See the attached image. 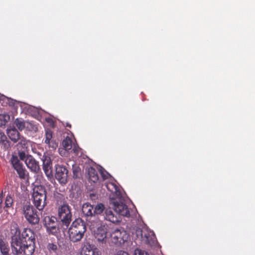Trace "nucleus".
<instances>
[{
    "mask_svg": "<svg viewBox=\"0 0 255 255\" xmlns=\"http://www.w3.org/2000/svg\"><path fill=\"white\" fill-rule=\"evenodd\" d=\"M11 246L12 253L15 255H32L35 248L34 232L25 228L20 234L19 229L16 228L14 234L11 236Z\"/></svg>",
    "mask_w": 255,
    "mask_h": 255,
    "instance_id": "obj_1",
    "label": "nucleus"
},
{
    "mask_svg": "<svg viewBox=\"0 0 255 255\" xmlns=\"http://www.w3.org/2000/svg\"><path fill=\"white\" fill-rule=\"evenodd\" d=\"M47 191L43 185L35 186L32 190V201L34 206L39 210L42 211L47 204Z\"/></svg>",
    "mask_w": 255,
    "mask_h": 255,
    "instance_id": "obj_2",
    "label": "nucleus"
},
{
    "mask_svg": "<svg viewBox=\"0 0 255 255\" xmlns=\"http://www.w3.org/2000/svg\"><path fill=\"white\" fill-rule=\"evenodd\" d=\"M86 231L85 222L81 218L76 219L68 229L70 241L73 243L79 242L83 238Z\"/></svg>",
    "mask_w": 255,
    "mask_h": 255,
    "instance_id": "obj_3",
    "label": "nucleus"
},
{
    "mask_svg": "<svg viewBox=\"0 0 255 255\" xmlns=\"http://www.w3.org/2000/svg\"><path fill=\"white\" fill-rule=\"evenodd\" d=\"M58 216L60 220L61 228L66 230L72 221V214L71 208L66 202H63L58 208Z\"/></svg>",
    "mask_w": 255,
    "mask_h": 255,
    "instance_id": "obj_4",
    "label": "nucleus"
},
{
    "mask_svg": "<svg viewBox=\"0 0 255 255\" xmlns=\"http://www.w3.org/2000/svg\"><path fill=\"white\" fill-rule=\"evenodd\" d=\"M105 209L104 205L102 203H99L95 207L89 203L83 204L82 211L84 216L87 219L96 215L102 214Z\"/></svg>",
    "mask_w": 255,
    "mask_h": 255,
    "instance_id": "obj_5",
    "label": "nucleus"
},
{
    "mask_svg": "<svg viewBox=\"0 0 255 255\" xmlns=\"http://www.w3.org/2000/svg\"><path fill=\"white\" fill-rule=\"evenodd\" d=\"M23 214L27 221L32 225L38 224L40 220L38 212L34 207L30 205H24L23 206Z\"/></svg>",
    "mask_w": 255,
    "mask_h": 255,
    "instance_id": "obj_6",
    "label": "nucleus"
},
{
    "mask_svg": "<svg viewBox=\"0 0 255 255\" xmlns=\"http://www.w3.org/2000/svg\"><path fill=\"white\" fill-rule=\"evenodd\" d=\"M110 205L119 215L128 217L130 212L127 205L120 198H111Z\"/></svg>",
    "mask_w": 255,
    "mask_h": 255,
    "instance_id": "obj_7",
    "label": "nucleus"
},
{
    "mask_svg": "<svg viewBox=\"0 0 255 255\" xmlns=\"http://www.w3.org/2000/svg\"><path fill=\"white\" fill-rule=\"evenodd\" d=\"M44 226L49 234L55 235L59 232V224L54 216H46L43 219Z\"/></svg>",
    "mask_w": 255,
    "mask_h": 255,
    "instance_id": "obj_8",
    "label": "nucleus"
},
{
    "mask_svg": "<svg viewBox=\"0 0 255 255\" xmlns=\"http://www.w3.org/2000/svg\"><path fill=\"white\" fill-rule=\"evenodd\" d=\"M10 162L12 167L16 171L20 179L24 180L28 177V172L16 156H12L10 159Z\"/></svg>",
    "mask_w": 255,
    "mask_h": 255,
    "instance_id": "obj_9",
    "label": "nucleus"
},
{
    "mask_svg": "<svg viewBox=\"0 0 255 255\" xmlns=\"http://www.w3.org/2000/svg\"><path fill=\"white\" fill-rule=\"evenodd\" d=\"M128 236L124 230L116 229L111 234V242L117 246H121L128 239Z\"/></svg>",
    "mask_w": 255,
    "mask_h": 255,
    "instance_id": "obj_10",
    "label": "nucleus"
},
{
    "mask_svg": "<svg viewBox=\"0 0 255 255\" xmlns=\"http://www.w3.org/2000/svg\"><path fill=\"white\" fill-rule=\"evenodd\" d=\"M55 178L61 184H65L67 182L68 171L65 166L57 164L55 166Z\"/></svg>",
    "mask_w": 255,
    "mask_h": 255,
    "instance_id": "obj_11",
    "label": "nucleus"
},
{
    "mask_svg": "<svg viewBox=\"0 0 255 255\" xmlns=\"http://www.w3.org/2000/svg\"><path fill=\"white\" fill-rule=\"evenodd\" d=\"M42 168L44 172L48 179L53 177L52 162L50 157L44 155L42 157Z\"/></svg>",
    "mask_w": 255,
    "mask_h": 255,
    "instance_id": "obj_12",
    "label": "nucleus"
},
{
    "mask_svg": "<svg viewBox=\"0 0 255 255\" xmlns=\"http://www.w3.org/2000/svg\"><path fill=\"white\" fill-rule=\"evenodd\" d=\"M25 164L32 172L38 173L40 171L39 162L36 160L32 155L27 157Z\"/></svg>",
    "mask_w": 255,
    "mask_h": 255,
    "instance_id": "obj_13",
    "label": "nucleus"
},
{
    "mask_svg": "<svg viewBox=\"0 0 255 255\" xmlns=\"http://www.w3.org/2000/svg\"><path fill=\"white\" fill-rule=\"evenodd\" d=\"M44 143L53 149H56L58 146V143L53 139V132L49 129H47L45 131Z\"/></svg>",
    "mask_w": 255,
    "mask_h": 255,
    "instance_id": "obj_14",
    "label": "nucleus"
},
{
    "mask_svg": "<svg viewBox=\"0 0 255 255\" xmlns=\"http://www.w3.org/2000/svg\"><path fill=\"white\" fill-rule=\"evenodd\" d=\"M107 228L105 225H101L95 231L94 236L99 242H103L107 237Z\"/></svg>",
    "mask_w": 255,
    "mask_h": 255,
    "instance_id": "obj_15",
    "label": "nucleus"
},
{
    "mask_svg": "<svg viewBox=\"0 0 255 255\" xmlns=\"http://www.w3.org/2000/svg\"><path fill=\"white\" fill-rule=\"evenodd\" d=\"M136 233H140L141 237L143 240L145 241L146 244L149 246H152L155 244V240L154 236H151L147 232L143 231L142 230L139 229L136 230Z\"/></svg>",
    "mask_w": 255,
    "mask_h": 255,
    "instance_id": "obj_16",
    "label": "nucleus"
},
{
    "mask_svg": "<svg viewBox=\"0 0 255 255\" xmlns=\"http://www.w3.org/2000/svg\"><path fill=\"white\" fill-rule=\"evenodd\" d=\"M105 219L113 223H117L120 222V219L117 214H114L110 209H106L105 212Z\"/></svg>",
    "mask_w": 255,
    "mask_h": 255,
    "instance_id": "obj_17",
    "label": "nucleus"
},
{
    "mask_svg": "<svg viewBox=\"0 0 255 255\" xmlns=\"http://www.w3.org/2000/svg\"><path fill=\"white\" fill-rule=\"evenodd\" d=\"M13 195L11 194H7L4 199V206L3 207V210L5 212H7L8 210L10 208L13 209L14 205V200Z\"/></svg>",
    "mask_w": 255,
    "mask_h": 255,
    "instance_id": "obj_18",
    "label": "nucleus"
},
{
    "mask_svg": "<svg viewBox=\"0 0 255 255\" xmlns=\"http://www.w3.org/2000/svg\"><path fill=\"white\" fill-rule=\"evenodd\" d=\"M7 133L9 138L14 142H17L20 138V134L14 127L7 129Z\"/></svg>",
    "mask_w": 255,
    "mask_h": 255,
    "instance_id": "obj_19",
    "label": "nucleus"
},
{
    "mask_svg": "<svg viewBox=\"0 0 255 255\" xmlns=\"http://www.w3.org/2000/svg\"><path fill=\"white\" fill-rule=\"evenodd\" d=\"M87 171L89 177V179L90 181L95 183L98 181L99 175L98 172L94 168L92 167H89L87 168Z\"/></svg>",
    "mask_w": 255,
    "mask_h": 255,
    "instance_id": "obj_20",
    "label": "nucleus"
},
{
    "mask_svg": "<svg viewBox=\"0 0 255 255\" xmlns=\"http://www.w3.org/2000/svg\"><path fill=\"white\" fill-rule=\"evenodd\" d=\"M81 255H99V252L97 248H93L89 245L85 246L82 250Z\"/></svg>",
    "mask_w": 255,
    "mask_h": 255,
    "instance_id": "obj_21",
    "label": "nucleus"
},
{
    "mask_svg": "<svg viewBox=\"0 0 255 255\" xmlns=\"http://www.w3.org/2000/svg\"><path fill=\"white\" fill-rule=\"evenodd\" d=\"M0 251L2 255H10V248L7 242L0 239Z\"/></svg>",
    "mask_w": 255,
    "mask_h": 255,
    "instance_id": "obj_22",
    "label": "nucleus"
},
{
    "mask_svg": "<svg viewBox=\"0 0 255 255\" xmlns=\"http://www.w3.org/2000/svg\"><path fill=\"white\" fill-rule=\"evenodd\" d=\"M27 122L22 118H17L14 120V124L20 131H22L25 128Z\"/></svg>",
    "mask_w": 255,
    "mask_h": 255,
    "instance_id": "obj_23",
    "label": "nucleus"
},
{
    "mask_svg": "<svg viewBox=\"0 0 255 255\" xmlns=\"http://www.w3.org/2000/svg\"><path fill=\"white\" fill-rule=\"evenodd\" d=\"M62 145L65 150L71 149L72 147V140L70 137L67 136L62 141Z\"/></svg>",
    "mask_w": 255,
    "mask_h": 255,
    "instance_id": "obj_24",
    "label": "nucleus"
},
{
    "mask_svg": "<svg viewBox=\"0 0 255 255\" xmlns=\"http://www.w3.org/2000/svg\"><path fill=\"white\" fill-rule=\"evenodd\" d=\"M0 144L3 145L4 148H7L9 146L8 141L4 133H0Z\"/></svg>",
    "mask_w": 255,
    "mask_h": 255,
    "instance_id": "obj_25",
    "label": "nucleus"
},
{
    "mask_svg": "<svg viewBox=\"0 0 255 255\" xmlns=\"http://www.w3.org/2000/svg\"><path fill=\"white\" fill-rule=\"evenodd\" d=\"M106 188L112 193H116L118 190V187L112 182L107 183L105 184Z\"/></svg>",
    "mask_w": 255,
    "mask_h": 255,
    "instance_id": "obj_26",
    "label": "nucleus"
},
{
    "mask_svg": "<svg viewBox=\"0 0 255 255\" xmlns=\"http://www.w3.org/2000/svg\"><path fill=\"white\" fill-rule=\"evenodd\" d=\"M73 177L76 179L79 177V175L81 172L80 167L77 164H74L72 166Z\"/></svg>",
    "mask_w": 255,
    "mask_h": 255,
    "instance_id": "obj_27",
    "label": "nucleus"
},
{
    "mask_svg": "<svg viewBox=\"0 0 255 255\" xmlns=\"http://www.w3.org/2000/svg\"><path fill=\"white\" fill-rule=\"evenodd\" d=\"M25 128L32 132H36L38 130L37 127L31 122H27Z\"/></svg>",
    "mask_w": 255,
    "mask_h": 255,
    "instance_id": "obj_28",
    "label": "nucleus"
},
{
    "mask_svg": "<svg viewBox=\"0 0 255 255\" xmlns=\"http://www.w3.org/2000/svg\"><path fill=\"white\" fill-rule=\"evenodd\" d=\"M18 155L19 156V159L21 160H22V161H24L25 163V161L27 159V157L28 156H31L30 154H26L25 153V152L23 151H19L18 152Z\"/></svg>",
    "mask_w": 255,
    "mask_h": 255,
    "instance_id": "obj_29",
    "label": "nucleus"
},
{
    "mask_svg": "<svg viewBox=\"0 0 255 255\" xmlns=\"http://www.w3.org/2000/svg\"><path fill=\"white\" fill-rule=\"evenodd\" d=\"M134 255H148L144 251H142L140 249H136L134 251Z\"/></svg>",
    "mask_w": 255,
    "mask_h": 255,
    "instance_id": "obj_30",
    "label": "nucleus"
},
{
    "mask_svg": "<svg viewBox=\"0 0 255 255\" xmlns=\"http://www.w3.org/2000/svg\"><path fill=\"white\" fill-rule=\"evenodd\" d=\"M3 191H1V192L0 193V213L1 212L2 210V203L3 202Z\"/></svg>",
    "mask_w": 255,
    "mask_h": 255,
    "instance_id": "obj_31",
    "label": "nucleus"
},
{
    "mask_svg": "<svg viewBox=\"0 0 255 255\" xmlns=\"http://www.w3.org/2000/svg\"><path fill=\"white\" fill-rule=\"evenodd\" d=\"M48 248L49 250H52V251H56L57 249V247L56 245L54 244H49L48 245Z\"/></svg>",
    "mask_w": 255,
    "mask_h": 255,
    "instance_id": "obj_32",
    "label": "nucleus"
},
{
    "mask_svg": "<svg viewBox=\"0 0 255 255\" xmlns=\"http://www.w3.org/2000/svg\"><path fill=\"white\" fill-rule=\"evenodd\" d=\"M118 255H129L128 254V253H127L125 252L120 251L119 254Z\"/></svg>",
    "mask_w": 255,
    "mask_h": 255,
    "instance_id": "obj_33",
    "label": "nucleus"
},
{
    "mask_svg": "<svg viewBox=\"0 0 255 255\" xmlns=\"http://www.w3.org/2000/svg\"><path fill=\"white\" fill-rule=\"evenodd\" d=\"M73 150L74 153H76L77 154H78V149H77L76 148H73Z\"/></svg>",
    "mask_w": 255,
    "mask_h": 255,
    "instance_id": "obj_34",
    "label": "nucleus"
},
{
    "mask_svg": "<svg viewBox=\"0 0 255 255\" xmlns=\"http://www.w3.org/2000/svg\"><path fill=\"white\" fill-rule=\"evenodd\" d=\"M66 127H67V128H71V125L70 124L67 123L66 125Z\"/></svg>",
    "mask_w": 255,
    "mask_h": 255,
    "instance_id": "obj_35",
    "label": "nucleus"
},
{
    "mask_svg": "<svg viewBox=\"0 0 255 255\" xmlns=\"http://www.w3.org/2000/svg\"><path fill=\"white\" fill-rule=\"evenodd\" d=\"M2 117V115H0V119Z\"/></svg>",
    "mask_w": 255,
    "mask_h": 255,
    "instance_id": "obj_36",
    "label": "nucleus"
}]
</instances>
